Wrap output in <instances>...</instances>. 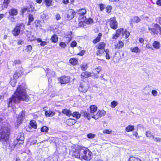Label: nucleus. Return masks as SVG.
<instances>
[{
  "instance_id": "f257e3e1",
  "label": "nucleus",
  "mask_w": 161,
  "mask_h": 161,
  "mask_svg": "<svg viewBox=\"0 0 161 161\" xmlns=\"http://www.w3.org/2000/svg\"><path fill=\"white\" fill-rule=\"evenodd\" d=\"M26 86L25 84H19L14 94L9 100L8 107L12 106L13 103L18 102L20 100L28 101L29 100V96L27 95L25 91Z\"/></svg>"
},
{
  "instance_id": "f03ea898",
  "label": "nucleus",
  "mask_w": 161,
  "mask_h": 161,
  "mask_svg": "<svg viewBox=\"0 0 161 161\" xmlns=\"http://www.w3.org/2000/svg\"><path fill=\"white\" fill-rule=\"evenodd\" d=\"M10 129L8 126H3L0 129V142H7L9 139Z\"/></svg>"
},
{
  "instance_id": "7ed1b4c3",
  "label": "nucleus",
  "mask_w": 161,
  "mask_h": 161,
  "mask_svg": "<svg viewBox=\"0 0 161 161\" xmlns=\"http://www.w3.org/2000/svg\"><path fill=\"white\" fill-rule=\"evenodd\" d=\"M79 148L81 153V159L89 160L91 159L92 153L87 149L81 146L79 147Z\"/></svg>"
},
{
  "instance_id": "20e7f679",
  "label": "nucleus",
  "mask_w": 161,
  "mask_h": 161,
  "mask_svg": "<svg viewBox=\"0 0 161 161\" xmlns=\"http://www.w3.org/2000/svg\"><path fill=\"white\" fill-rule=\"evenodd\" d=\"M97 110V107L95 105H92L90 107V113H87L86 111L83 112L84 116L86 117L88 120L92 118V115H94V113L96 112Z\"/></svg>"
},
{
  "instance_id": "39448f33",
  "label": "nucleus",
  "mask_w": 161,
  "mask_h": 161,
  "mask_svg": "<svg viewBox=\"0 0 161 161\" xmlns=\"http://www.w3.org/2000/svg\"><path fill=\"white\" fill-rule=\"evenodd\" d=\"M149 30L150 32L153 33L161 34V28L159 25L158 24H154L153 28H149Z\"/></svg>"
},
{
  "instance_id": "423d86ee",
  "label": "nucleus",
  "mask_w": 161,
  "mask_h": 161,
  "mask_svg": "<svg viewBox=\"0 0 161 161\" xmlns=\"http://www.w3.org/2000/svg\"><path fill=\"white\" fill-rule=\"evenodd\" d=\"M25 29V25L23 24L19 25L15 27L12 31V33L14 36L18 35L20 32V30L22 29L24 31Z\"/></svg>"
},
{
  "instance_id": "0eeeda50",
  "label": "nucleus",
  "mask_w": 161,
  "mask_h": 161,
  "mask_svg": "<svg viewBox=\"0 0 161 161\" xmlns=\"http://www.w3.org/2000/svg\"><path fill=\"white\" fill-rule=\"evenodd\" d=\"M88 87L87 83L83 81L80 83L78 90L81 92H85L87 91Z\"/></svg>"
},
{
  "instance_id": "6e6552de",
  "label": "nucleus",
  "mask_w": 161,
  "mask_h": 161,
  "mask_svg": "<svg viewBox=\"0 0 161 161\" xmlns=\"http://www.w3.org/2000/svg\"><path fill=\"white\" fill-rule=\"evenodd\" d=\"M25 117V113L24 111H22L19 115L17 120L15 123L16 126L18 127L22 123Z\"/></svg>"
},
{
  "instance_id": "1a4fd4ad",
  "label": "nucleus",
  "mask_w": 161,
  "mask_h": 161,
  "mask_svg": "<svg viewBox=\"0 0 161 161\" xmlns=\"http://www.w3.org/2000/svg\"><path fill=\"white\" fill-rule=\"evenodd\" d=\"M24 135L23 133H19L18 136L15 141V143L17 144H22L24 143Z\"/></svg>"
},
{
  "instance_id": "9d476101",
  "label": "nucleus",
  "mask_w": 161,
  "mask_h": 161,
  "mask_svg": "<svg viewBox=\"0 0 161 161\" xmlns=\"http://www.w3.org/2000/svg\"><path fill=\"white\" fill-rule=\"evenodd\" d=\"M109 22L110 26L111 28L115 29L117 28V23L115 18H111L109 20Z\"/></svg>"
},
{
  "instance_id": "9b49d317",
  "label": "nucleus",
  "mask_w": 161,
  "mask_h": 161,
  "mask_svg": "<svg viewBox=\"0 0 161 161\" xmlns=\"http://www.w3.org/2000/svg\"><path fill=\"white\" fill-rule=\"evenodd\" d=\"M106 112L104 110H100L98 111L97 114L94 115H92V118L95 119H97L99 118L104 116L106 114Z\"/></svg>"
},
{
  "instance_id": "f8f14e48",
  "label": "nucleus",
  "mask_w": 161,
  "mask_h": 161,
  "mask_svg": "<svg viewBox=\"0 0 161 161\" xmlns=\"http://www.w3.org/2000/svg\"><path fill=\"white\" fill-rule=\"evenodd\" d=\"M59 80L61 84L68 83L70 81L69 78L68 76H63L59 78Z\"/></svg>"
},
{
  "instance_id": "ddd939ff",
  "label": "nucleus",
  "mask_w": 161,
  "mask_h": 161,
  "mask_svg": "<svg viewBox=\"0 0 161 161\" xmlns=\"http://www.w3.org/2000/svg\"><path fill=\"white\" fill-rule=\"evenodd\" d=\"M123 31V28H120L118 29L116 31L115 34H113L112 38L113 39H116L118 38L120 36L122 31Z\"/></svg>"
},
{
  "instance_id": "4468645a",
  "label": "nucleus",
  "mask_w": 161,
  "mask_h": 161,
  "mask_svg": "<svg viewBox=\"0 0 161 161\" xmlns=\"http://www.w3.org/2000/svg\"><path fill=\"white\" fill-rule=\"evenodd\" d=\"M80 146H78L77 147V149H76L75 151L73 152L72 155L73 156L76 158H79L80 159L81 153L80 152V149L79 148V147Z\"/></svg>"
},
{
  "instance_id": "2eb2a0df",
  "label": "nucleus",
  "mask_w": 161,
  "mask_h": 161,
  "mask_svg": "<svg viewBox=\"0 0 161 161\" xmlns=\"http://www.w3.org/2000/svg\"><path fill=\"white\" fill-rule=\"evenodd\" d=\"M150 87L148 86H146L142 90V92L144 95L147 96L150 94Z\"/></svg>"
},
{
  "instance_id": "dca6fc26",
  "label": "nucleus",
  "mask_w": 161,
  "mask_h": 161,
  "mask_svg": "<svg viewBox=\"0 0 161 161\" xmlns=\"http://www.w3.org/2000/svg\"><path fill=\"white\" fill-rule=\"evenodd\" d=\"M75 14V13L73 10H69L68 11L67 14V18L69 20L73 18Z\"/></svg>"
},
{
  "instance_id": "f3484780",
  "label": "nucleus",
  "mask_w": 161,
  "mask_h": 161,
  "mask_svg": "<svg viewBox=\"0 0 161 161\" xmlns=\"http://www.w3.org/2000/svg\"><path fill=\"white\" fill-rule=\"evenodd\" d=\"M91 76V73L88 71H85L82 73L81 75V78L82 79L87 78Z\"/></svg>"
},
{
  "instance_id": "a211bd4d",
  "label": "nucleus",
  "mask_w": 161,
  "mask_h": 161,
  "mask_svg": "<svg viewBox=\"0 0 161 161\" xmlns=\"http://www.w3.org/2000/svg\"><path fill=\"white\" fill-rule=\"evenodd\" d=\"M26 35L28 41H31L36 40V37L33 35H31V32L27 31Z\"/></svg>"
},
{
  "instance_id": "6ab92c4d",
  "label": "nucleus",
  "mask_w": 161,
  "mask_h": 161,
  "mask_svg": "<svg viewBox=\"0 0 161 161\" xmlns=\"http://www.w3.org/2000/svg\"><path fill=\"white\" fill-rule=\"evenodd\" d=\"M22 74V72L20 70H17L13 75V78L17 80Z\"/></svg>"
},
{
  "instance_id": "aec40b11",
  "label": "nucleus",
  "mask_w": 161,
  "mask_h": 161,
  "mask_svg": "<svg viewBox=\"0 0 161 161\" xmlns=\"http://www.w3.org/2000/svg\"><path fill=\"white\" fill-rule=\"evenodd\" d=\"M140 19L137 16H134L131 19L130 23L131 24L138 23L140 21Z\"/></svg>"
},
{
  "instance_id": "412c9836",
  "label": "nucleus",
  "mask_w": 161,
  "mask_h": 161,
  "mask_svg": "<svg viewBox=\"0 0 161 161\" xmlns=\"http://www.w3.org/2000/svg\"><path fill=\"white\" fill-rule=\"evenodd\" d=\"M130 50L131 52L136 53H140L141 52V49L137 47L130 48Z\"/></svg>"
},
{
  "instance_id": "4be33fe9",
  "label": "nucleus",
  "mask_w": 161,
  "mask_h": 161,
  "mask_svg": "<svg viewBox=\"0 0 161 161\" xmlns=\"http://www.w3.org/2000/svg\"><path fill=\"white\" fill-rule=\"evenodd\" d=\"M76 122V120L72 119H67L66 121L67 124L69 126L72 125Z\"/></svg>"
},
{
  "instance_id": "5701e85b",
  "label": "nucleus",
  "mask_w": 161,
  "mask_h": 161,
  "mask_svg": "<svg viewBox=\"0 0 161 161\" xmlns=\"http://www.w3.org/2000/svg\"><path fill=\"white\" fill-rule=\"evenodd\" d=\"M134 129V126L132 125H129L125 128V130L127 132L132 131Z\"/></svg>"
},
{
  "instance_id": "b1692460",
  "label": "nucleus",
  "mask_w": 161,
  "mask_h": 161,
  "mask_svg": "<svg viewBox=\"0 0 161 161\" xmlns=\"http://www.w3.org/2000/svg\"><path fill=\"white\" fill-rule=\"evenodd\" d=\"M124 46V43L121 41H119L115 45V48L120 49L122 48Z\"/></svg>"
},
{
  "instance_id": "393cba45",
  "label": "nucleus",
  "mask_w": 161,
  "mask_h": 161,
  "mask_svg": "<svg viewBox=\"0 0 161 161\" xmlns=\"http://www.w3.org/2000/svg\"><path fill=\"white\" fill-rule=\"evenodd\" d=\"M86 13V11L85 8L79 9L76 11V13L80 15H83Z\"/></svg>"
},
{
  "instance_id": "a878e982",
  "label": "nucleus",
  "mask_w": 161,
  "mask_h": 161,
  "mask_svg": "<svg viewBox=\"0 0 161 161\" xmlns=\"http://www.w3.org/2000/svg\"><path fill=\"white\" fill-rule=\"evenodd\" d=\"M55 114V112L50 110L45 111V115L47 117L53 116Z\"/></svg>"
},
{
  "instance_id": "bb28decb",
  "label": "nucleus",
  "mask_w": 161,
  "mask_h": 161,
  "mask_svg": "<svg viewBox=\"0 0 161 161\" xmlns=\"http://www.w3.org/2000/svg\"><path fill=\"white\" fill-rule=\"evenodd\" d=\"M121 33L123 36H125V38H128L130 35V32L126 29H124L123 28V31H122Z\"/></svg>"
},
{
  "instance_id": "cd10ccee",
  "label": "nucleus",
  "mask_w": 161,
  "mask_h": 161,
  "mask_svg": "<svg viewBox=\"0 0 161 161\" xmlns=\"http://www.w3.org/2000/svg\"><path fill=\"white\" fill-rule=\"evenodd\" d=\"M62 112L67 116H69L72 114V112L70 110L67 109H63Z\"/></svg>"
},
{
  "instance_id": "c85d7f7f",
  "label": "nucleus",
  "mask_w": 161,
  "mask_h": 161,
  "mask_svg": "<svg viewBox=\"0 0 161 161\" xmlns=\"http://www.w3.org/2000/svg\"><path fill=\"white\" fill-rule=\"evenodd\" d=\"M153 46L154 48L156 49H159L160 47V42L157 41H155L153 43Z\"/></svg>"
},
{
  "instance_id": "c756f323",
  "label": "nucleus",
  "mask_w": 161,
  "mask_h": 161,
  "mask_svg": "<svg viewBox=\"0 0 161 161\" xmlns=\"http://www.w3.org/2000/svg\"><path fill=\"white\" fill-rule=\"evenodd\" d=\"M69 62L71 64L75 65L78 63V59L75 58H71L69 60Z\"/></svg>"
},
{
  "instance_id": "7c9ffc66",
  "label": "nucleus",
  "mask_w": 161,
  "mask_h": 161,
  "mask_svg": "<svg viewBox=\"0 0 161 161\" xmlns=\"http://www.w3.org/2000/svg\"><path fill=\"white\" fill-rule=\"evenodd\" d=\"M106 44L104 42H101L98 44L97 49L105 50Z\"/></svg>"
},
{
  "instance_id": "2f4dec72",
  "label": "nucleus",
  "mask_w": 161,
  "mask_h": 161,
  "mask_svg": "<svg viewBox=\"0 0 161 161\" xmlns=\"http://www.w3.org/2000/svg\"><path fill=\"white\" fill-rule=\"evenodd\" d=\"M50 40L52 42L55 43L58 42V37L57 35L54 34L51 36Z\"/></svg>"
},
{
  "instance_id": "473e14b6",
  "label": "nucleus",
  "mask_w": 161,
  "mask_h": 161,
  "mask_svg": "<svg viewBox=\"0 0 161 161\" xmlns=\"http://www.w3.org/2000/svg\"><path fill=\"white\" fill-rule=\"evenodd\" d=\"M17 11L16 9H11L9 11L10 15L12 16L16 15L17 14Z\"/></svg>"
},
{
  "instance_id": "72a5a7b5",
  "label": "nucleus",
  "mask_w": 161,
  "mask_h": 161,
  "mask_svg": "<svg viewBox=\"0 0 161 161\" xmlns=\"http://www.w3.org/2000/svg\"><path fill=\"white\" fill-rule=\"evenodd\" d=\"M30 126L34 129L37 128V125L36 121L34 120H32L30 122Z\"/></svg>"
},
{
  "instance_id": "f704fd0d",
  "label": "nucleus",
  "mask_w": 161,
  "mask_h": 161,
  "mask_svg": "<svg viewBox=\"0 0 161 161\" xmlns=\"http://www.w3.org/2000/svg\"><path fill=\"white\" fill-rule=\"evenodd\" d=\"M105 52V50L97 49L96 54L98 56H101Z\"/></svg>"
},
{
  "instance_id": "c9c22d12",
  "label": "nucleus",
  "mask_w": 161,
  "mask_h": 161,
  "mask_svg": "<svg viewBox=\"0 0 161 161\" xmlns=\"http://www.w3.org/2000/svg\"><path fill=\"white\" fill-rule=\"evenodd\" d=\"M102 35L101 33H99L97 37L93 40V43L95 44L98 42L100 40Z\"/></svg>"
},
{
  "instance_id": "e433bc0d",
  "label": "nucleus",
  "mask_w": 161,
  "mask_h": 161,
  "mask_svg": "<svg viewBox=\"0 0 161 161\" xmlns=\"http://www.w3.org/2000/svg\"><path fill=\"white\" fill-rule=\"evenodd\" d=\"M37 41L38 42H41L40 45L41 46H44L47 44V43L44 41H43L41 38H38L37 39Z\"/></svg>"
},
{
  "instance_id": "4c0bfd02",
  "label": "nucleus",
  "mask_w": 161,
  "mask_h": 161,
  "mask_svg": "<svg viewBox=\"0 0 161 161\" xmlns=\"http://www.w3.org/2000/svg\"><path fill=\"white\" fill-rule=\"evenodd\" d=\"M73 117L79 119L80 117V114L77 112H74L72 114Z\"/></svg>"
},
{
  "instance_id": "58836bf2",
  "label": "nucleus",
  "mask_w": 161,
  "mask_h": 161,
  "mask_svg": "<svg viewBox=\"0 0 161 161\" xmlns=\"http://www.w3.org/2000/svg\"><path fill=\"white\" fill-rule=\"evenodd\" d=\"M16 82L17 80L13 78V77L11 78L10 82L13 87L15 86Z\"/></svg>"
},
{
  "instance_id": "ea45409f",
  "label": "nucleus",
  "mask_w": 161,
  "mask_h": 161,
  "mask_svg": "<svg viewBox=\"0 0 161 161\" xmlns=\"http://www.w3.org/2000/svg\"><path fill=\"white\" fill-rule=\"evenodd\" d=\"M118 104V102L115 101H114L111 103L110 106L112 108H114Z\"/></svg>"
},
{
  "instance_id": "a19ab883",
  "label": "nucleus",
  "mask_w": 161,
  "mask_h": 161,
  "mask_svg": "<svg viewBox=\"0 0 161 161\" xmlns=\"http://www.w3.org/2000/svg\"><path fill=\"white\" fill-rule=\"evenodd\" d=\"M28 18L29 21L27 24V25H30L31 24V23L33 21L34 17L31 14H30Z\"/></svg>"
},
{
  "instance_id": "79ce46f5",
  "label": "nucleus",
  "mask_w": 161,
  "mask_h": 161,
  "mask_svg": "<svg viewBox=\"0 0 161 161\" xmlns=\"http://www.w3.org/2000/svg\"><path fill=\"white\" fill-rule=\"evenodd\" d=\"M146 135L147 137L150 138H152L153 136V134L150 131H147L146 132Z\"/></svg>"
},
{
  "instance_id": "37998d69",
  "label": "nucleus",
  "mask_w": 161,
  "mask_h": 161,
  "mask_svg": "<svg viewBox=\"0 0 161 161\" xmlns=\"http://www.w3.org/2000/svg\"><path fill=\"white\" fill-rule=\"evenodd\" d=\"M129 161H141V160L139 158L131 157L130 158Z\"/></svg>"
},
{
  "instance_id": "c03bdc74",
  "label": "nucleus",
  "mask_w": 161,
  "mask_h": 161,
  "mask_svg": "<svg viewBox=\"0 0 161 161\" xmlns=\"http://www.w3.org/2000/svg\"><path fill=\"white\" fill-rule=\"evenodd\" d=\"M9 0H4L2 7L3 8H7L8 5L9 3Z\"/></svg>"
},
{
  "instance_id": "a18cd8bd",
  "label": "nucleus",
  "mask_w": 161,
  "mask_h": 161,
  "mask_svg": "<svg viewBox=\"0 0 161 161\" xmlns=\"http://www.w3.org/2000/svg\"><path fill=\"white\" fill-rule=\"evenodd\" d=\"M105 52L106 53V58L107 59H110V56L109 54V50L108 49H106L105 50Z\"/></svg>"
},
{
  "instance_id": "49530a36",
  "label": "nucleus",
  "mask_w": 161,
  "mask_h": 161,
  "mask_svg": "<svg viewBox=\"0 0 161 161\" xmlns=\"http://www.w3.org/2000/svg\"><path fill=\"white\" fill-rule=\"evenodd\" d=\"M86 17L84 15H80L79 18V21H81V22H85L86 20Z\"/></svg>"
},
{
  "instance_id": "de8ad7c7",
  "label": "nucleus",
  "mask_w": 161,
  "mask_h": 161,
  "mask_svg": "<svg viewBox=\"0 0 161 161\" xmlns=\"http://www.w3.org/2000/svg\"><path fill=\"white\" fill-rule=\"evenodd\" d=\"M80 68L82 70H86L87 68V65L86 64H83L80 66Z\"/></svg>"
},
{
  "instance_id": "09e8293b",
  "label": "nucleus",
  "mask_w": 161,
  "mask_h": 161,
  "mask_svg": "<svg viewBox=\"0 0 161 161\" xmlns=\"http://www.w3.org/2000/svg\"><path fill=\"white\" fill-rule=\"evenodd\" d=\"M85 22L86 24H90L93 23V21L92 19L89 18L86 19Z\"/></svg>"
},
{
  "instance_id": "8fccbe9b",
  "label": "nucleus",
  "mask_w": 161,
  "mask_h": 161,
  "mask_svg": "<svg viewBox=\"0 0 161 161\" xmlns=\"http://www.w3.org/2000/svg\"><path fill=\"white\" fill-rule=\"evenodd\" d=\"M48 130V128L45 126H43L41 129V131L43 132H47Z\"/></svg>"
},
{
  "instance_id": "3c124183",
  "label": "nucleus",
  "mask_w": 161,
  "mask_h": 161,
  "mask_svg": "<svg viewBox=\"0 0 161 161\" xmlns=\"http://www.w3.org/2000/svg\"><path fill=\"white\" fill-rule=\"evenodd\" d=\"M101 70V68L100 67H98L97 68H95L94 69V72L96 74L99 73Z\"/></svg>"
},
{
  "instance_id": "603ef678",
  "label": "nucleus",
  "mask_w": 161,
  "mask_h": 161,
  "mask_svg": "<svg viewBox=\"0 0 161 161\" xmlns=\"http://www.w3.org/2000/svg\"><path fill=\"white\" fill-rule=\"evenodd\" d=\"M112 133V130H111L105 129L103 130V133L104 134H111Z\"/></svg>"
},
{
  "instance_id": "864d4df0",
  "label": "nucleus",
  "mask_w": 161,
  "mask_h": 161,
  "mask_svg": "<svg viewBox=\"0 0 161 161\" xmlns=\"http://www.w3.org/2000/svg\"><path fill=\"white\" fill-rule=\"evenodd\" d=\"M151 93L152 95L154 97H157L158 95V92L155 90H153L152 91Z\"/></svg>"
},
{
  "instance_id": "5fc2aeb1",
  "label": "nucleus",
  "mask_w": 161,
  "mask_h": 161,
  "mask_svg": "<svg viewBox=\"0 0 161 161\" xmlns=\"http://www.w3.org/2000/svg\"><path fill=\"white\" fill-rule=\"evenodd\" d=\"M65 38H68L69 39V41H70L72 38L71 32H69L67 35L66 36Z\"/></svg>"
},
{
  "instance_id": "6e6d98bb",
  "label": "nucleus",
  "mask_w": 161,
  "mask_h": 161,
  "mask_svg": "<svg viewBox=\"0 0 161 161\" xmlns=\"http://www.w3.org/2000/svg\"><path fill=\"white\" fill-rule=\"evenodd\" d=\"M59 45L61 48H64L66 47L67 45L64 42H61L59 43Z\"/></svg>"
},
{
  "instance_id": "4d7b16f0",
  "label": "nucleus",
  "mask_w": 161,
  "mask_h": 161,
  "mask_svg": "<svg viewBox=\"0 0 161 161\" xmlns=\"http://www.w3.org/2000/svg\"><path fill=\"white\" fill-rule=\"evenodd\" d=\"M45 3L47 6H49L51 5L52 0H45Z\"/></svg>"
},
{
  "instance_id": "13d9d810",
  "label": "nucleus",
  "mask_w": 161,
  "mask_h": 161,
  "mask_svg": "<svg viewBox=\"0 0 161 161\" xmlns=\"http://www.w3.org/2000/svg\"><path fill=\"white\" fill-rule=\"evenodd\" d=\"M77 43L76 41H72L70 44V46L72 47H74L77 46Z\"/></svg>"
},
{
  "instance_id": "bf43d9fd",
  "label": "nucleus",
  "mask_w": 161,
  "mask_h": 161,
  "mask_svg": "<svg viewBox=\"0 0 161 161\" xmlns=\"http://www.w3.org/2000/svg\"><path fill=\"white\" fill-rule=\"evenodd\" d=\"M36 26V28L40 27V26H41V21L39 20H37L35 22Z\"/></svg>"
},
{
  "instance_id": "052dcab7",
  "label": "nucleus",
  "mask_w": 161,
  "mask_h": 161,
  "mask_svg": "<svg viewBox=\"0 0 161 161\" xmlns=\"http://www.w3.org/2000/svg\"><path fill=\"white\" fill-rule=\"evenodd\" d=\"M95 136V135L92 133H89L87 135V137L90 139L94 138Z\"/></svg>"
},
{
  "instance_id": "680f3d73",
  "label": "nucleus",
  "mask_w": 161,
  "mask_h": 161,
  "mask_svg": "<svg viewBox=\"0 0 161 161\" xmlns=\"http://www.w3.org/2000/svg\"><path fill=\"white\" fill-rule=\"evenodd\" d=\"M32 48V47L31 45H29L27 46L25 49L26 51L28 52H30Z\"/></svg>"
},
{
  "instance_id": "e2e57ef3",
  "label": "nucleus",
  "mask_w": 161,
  "mask_h": 161,
  "mask_svg": "<svg viewBox=\"0 0 161 161\" xmlns=\"http://www.w3.org/2000/svg\"><path fill=\"white\" fill-rule=\"evenodd\" d=\"M21 63V61L19 60H16L14 61L13 65H16L20 64Z\"/></svg>"
},
{
  "instance_id": "0e129e2a",
  "label": "nucleus",
  "mask_w": 161,
  "mask_h": 161,
  "mask_svg": "<svg viewBox=\"0 0 161 161\" xmlns=\"http://www.w3.org/2000/svg\"><path fill=\"white\" fill-rule=\"evenodd\" d=\"M152 139H153L154 141L157 142H159L161 141V139L160 138L154 137V136Z\"/></svg>"
},
{
  "instance_id": "69168bd1",
  "label": "nucleus",
  "mask_w": 161,
  "mask_h": 161,
  "mask_svg": "<svg viewBox=\"0 0 161 161\" xmlns=\"http://www.w3.org/2000/svg\"><path fill=\"white\" fill-rule=\"evenodd\" d=\"M112 7L111 6H108L106 8V11L108 13H110L111 12Z\"/></svg>"
},
{
  "instance_id": "338daca9",
  "label": "nucleus",
  "mask_w": 161,
  "mask_h": 161,
  "mask_svg": "<svg viewBox=\"0 0 161 161\" xmlns=\"http://www.w3.org/2000/svg\"><path fill=\"white\" fill-rule=\"evenodd\" d=\"M79 26L80 27H83L86 25V24L85 22H81V21H79Z\"/></svg>"
},
{
  "instance_id": "774afa93",
  "label": "nucleus",
  "mask_w": 161,
  "mask_h": 161,
  "mask_svg": "<svg viewBox=\"0 0 161 161\" xmlns=\"http://www.w3.org/2000/svg\"><path fill=\"white\" fill-rule=\"evenodd\" d=\"M132 134L133 136H135L136 138L139 139L140 136L138 135V134L137 132L134 131L133 132Z\"/></svg>"
}]
</instances>
